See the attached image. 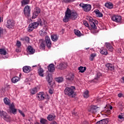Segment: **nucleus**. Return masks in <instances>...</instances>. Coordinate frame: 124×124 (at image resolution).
I'll use <instances>...</instances> for the list:
<instances>
[{"label":"nucleus","instance_id":"nucleus-2","mask_svg":"<svg viewBox=\"0 0 124 124\" xmlns=\"http://www.w3.org/2000/svg\"><path fill=\"white\" fill-rule=\"evenodd\" d=\"M45 22V21H44V20H42L39 18L36 22H33V23L30 24L29 26V31H32L34 29H37V27H38V26H41V27L44 26Z\"/></svg>","mask_w":124,"mask_h":124},{"label":"nucleus","instance_id":"nucleus-39","mask_svg":"<svg viewBox=\"0 0 124 124\" xmlns=\"http://www.w3.org/2000/svg\"><path fill=\"white\" fill-rule=\"evenodd\" d=\"M101 76H102L101 73L98 72L96 75V77L94 78V80H98V79H99V78H100Z\"/></svg>","mask_w":124,"mask_h":124},{"label":"nucleus","instance_id":"nucleus-31","mask_svg":"<svg viewBox=\"0 0 124 124\" xmlns=\"http://www.w3.org/2000/svg\"><path fill=\"white\" fill-rule=\"evenodd\" d=\"M100 53L102 55H108V51H107V49L106 48H103L101 51Z\"/></svg>","mask_w":124,"mask_h":124},{"label":"nucleus","instance_id":"nucleus-58","mask_svg":"<svg viewBox=\"0 0 124 124\" xmlns=\"http://www.w3.org/2000/svg\"><path fill=\"white\" fill-rule=\"evenodd\" d=\"M109 108L110 109V110H112V109H113V107L110 106Z\"/></svg>","mask_w":124,"mask_h":124},{"label":"nucleus","instance_id":"nucleus-21","mask_svg":"<svg viewBox=\"0 0 124 124\" xmlns=\"http://www.w3.org/2000/svg\"><path fill=\"white\" fill-rule=\"evenodd\" d=\"M31 70V68L29 66H25L23 68V72L29 73Z\"/></svg>","mask_w":124,"mask_h":124},{"label":"nucleus","instance_id":"nucleus-5","mask_svg":"<svg viewBox=\"0 0 124 124\" xmlns=\"http://www.w3.org/2000/svg\"><path fill=\"white\" fill-rule=\"evenodd\" d=\"M88 20L89 21V24L91 27V32L92 33H97V32H98V31H97L96 30V25H95V24L94 23V22L95 21L93 20V17H88Z\"/></svg>","mask_w":124,"mask_h":124},{"label":"nucleus","instance_id":"nucleus-1","mask_svg":"<svg viewBox=\"0 0 124 124\" xmlns=\"http://www.w3.org/2000/svg\"><path fill=\"white\" fill-rule=\"evenodd\" d=\"M70 17H71L72 20H76L77 19V17H78V14L75 12H72L68 8L65 12V16L63 19V22L65 23L68 22Z\"/></svg>","mask_w":124,"mask_h":124},{"label":"nucleus","instance_id":"nucleus-43","mask_svg":"<svg viewBox=\"0 0 124 124\" xmlns=\"http://www.w3.org/2000/svg\"><path fill=\"white\" fill-rule=\"evenodd\" d=\"M76 0H63L64 2L65 3H69L70 2H73V1H75Z\"/></svg>","mask_w":124,"mask_h":124},{"label":"nucleus","instance_id":"nucleus-14","mask_svg":"<svg viewBox=\"0 0 124 124\" xmlns=\"http://www.w3.org/2000/svg\"><path fill=\"white\" fill-rule=\"evenodd\" d=\"M98 107L96 106H92L89 108L88 111L92 114H95L97 112Z\"/></svg>","mask_w":124,"mask_h":124},{"label":"nucleus","instance_id":"nucleus-13","mask_svg":"<svg viewBox=\"0 0 124 124\" xmlns=\"http://www.w3.org/2000/svg\"><path fill=\"white\" fill-rule=\"evenodd\" d=\"M41 10L39 8H36L35 10L32 13V19H35L37 16H38V14L40 13Z\"/></svg>","mask_w":124,"mask_h":124},{"label":"nucleus","instance_id":"nucleus-52","mask_svg":"<svg viewBox=\"0 0 124 124\" xmlns=\"http://www.w3.org/2000/svg\"><path fill=\"white\" fill-rule=\"evenodd\" d=\"M96 124H102V122L101 121V120H100L96 122Z\"/></svg>","mask_w":124,"mask_h":124},{"label":"nucleus","instance_id":"nucleus-57","mask_svg":"<svg viewBox=\"0 0 124 124\" xmlns=\"http://www.w3.org/2000/svg\"><path fill=\"white\" fill-rule=\"evenodd\" d=\"M20 39H21V40H22V41H25V37L24 38H22Z\"/></svg>","mask_w":124,"mask_h":124},{"label":"nucleus","instance_id":"nucleus-25","mask_svg":"<svg viewBox=\"0 0 124 124\" xmlns=\"http://www.w3.org/2000/svg\"><path fill=\"white\" fill-rule=\"evenodd\" d=\"M94 12L95 13L96 15H97V17H103V14L100 13L98 9L95 10Z\"/></svg>","mask_w":124,"mask_h":124},{"label":"nucleus","instance_id":"nucleus-51","mask_svg":"<svg viewBox=\"0 0 124 124\" xmlns=\"http://www.w3.org/2000/svg\"><path fill=\"white\" fill-rule=\"evenodd\" d=\"M2 36V29L0 27V37Z\"/></svg>","mask_w":124,"mask_h":124},{"label":"nucleus","instance_id":"nucleus-15","mask_svg":"<svg viewBox=\"0 0 124 124\" xmlns=\"http://www.w3.org/2000/svg\"><path fill=\"white\" fill-rule=\"evenodd\" d=\"M21 46H22V44L20 41H17L16 44V52L19 53L21 52Z\"/></svg>","mask_w":124,"mask_h":124},{"label":"nucleus","instance_id":"nucleus-55","mask_svg":"<svg viewBox=\"0 0 124 124\" xmlns=\"http://www.w3.org/2000/svg\"><path fill=\"white\" fill-rule=\"evenodd\" d=\"M82 124H89V123L87 121H84L83 122Z\"/></svg>","mask_w":124,"mask_h":124},{"label":"nucleus","instance_id":"nucleus-28","mask_svg":"<svg viewBox=\"0 0 124 124\" xmlns=\"http://www.w3.org/2000/svg\"><path fill=\"white\" fill-rule=\"evenodd\" d=\"M51 39L52 41H57L59 39V36L57 34L51 35Z\"/></svg>","mask_w":124,"mask_h":124},{"label":"nucleus","instance_id":"nucleus-27","mask_svg":"<svg viewBox=\"0 0 124 124\" xmlns=\"http://www.w3.org/2000/svg\"><path fill=\"white\" fill-rule=\"evenodd\" d=\"M44 72V70L42 68L40 67L39 69H38V74L39 76H41V77H43L44 76V75L43 74Z\"/></svg>","mask_w":124,"mask_h":124},{"label":"nucleus","instance_id":"nucleus-6","mask_svg":"<svg viewBox=\"0 0 124 124\" xmlns=\"http://www.w3.org/2000/svg\"><path fill=\"white\" fill-rule=\"evenodd\" d=\"M0 116L3 118L6 122H10V120H11L10 116L8 115L7 113L3 110H0Z\"/></svg>","mask_w":124,"mask_h":124},{"label":"nucleus","instance_id":"nucleus-53","mask_svg":"<svg viewBox=\"0 0 124 124\" xmlns=\"http://www.w3.org/2000/svg\"><path fill=\"white\" fill-rule=\"evenodd\" d=\"M123 95V94L122 93H119L118 94V97H121Z\"/></svg>","mask_w":124,"mask_h":124},{"label":"nucleus","instance_id":"nucleus-62","mask_svg":"<svg viewBox=\"0 0 124 124\" xmlns=\"http://www.w3.org/2000/svg\"><path fill=\"white\" fill-rule=\"evenodd\" d=\"M89 49H90L89 47H88V48H86V50H89Z\"/></svg>","mask_w":124,"mask_h":124},{"label":"nucleus","instance_id":"nucleus-38","mask_svg":"<svg viewBox=\"0 0 124 124\" xmlns=\"http://www.w3.org/2000/svg\"><path fill=\"white\" fill-rule=\"evenodd\" d=\"M96 57V54L95 53L91 54L90 57V60L91 62H93V59H94V57Z\"/></svg>","mask_w":124,"mask_h":124},{"label":"nucleus","instance_id":"nucleus-35","mask_svg":"<svg viewBox=\"0 0 124 124\" xmlns=\"http://www.w3.org/2000/svg\"><path fill=\"white\" fill-rule=\"evenodd\" d=\"M0 55H5L6 54H7V52H6V50H5L4 48H0Z\"/></svg>","mask_w":124,"mask_h":124},{"label":"nucleus","instance_id":"nucleus-36","mask_svg":"<svg viewBox=\"0 0 124 124\" xmlns=\"http://www.w3.org/2000/svg\"><path fill=\"white\" fill-rule=\"evenodd\" d=\"M40 123L42 124H48V121L44 118H41Z\"/></svg>","mask_w":124,"mask_h":124},{"label":"nucleus","instance_id":"nucleus-42","mask_svg":"<svg viewBox=\"0 0 124 124\" xmlns=\"http://www.w3.org/2000/svg\"><path fill=\"white\" fill-rule=\"evenodd\" d=\"M84 97L85 98H88L89 97V91H86L84 93Z\"/></svg>","mask_w":124,"mask_h":124},{"label":"nucleus","instance_id":"nucleus-48","mask_svg":"<svg viewBox=\"0 0 124 124\" xmlns=\"http://www.w3.org/2000/svg\"><path fill=\"white\" fill-rule=\"evenodd\" d=\"M72 114L74 116H75V117H76V118H77V119H78V113L73 112Z\"/></svg>","mask_w":124,"mask_h":124},{"label":"nucleus","instance_id":"nucleus-32","mask_svg":"<svg viewBox=\"0 0 124 124\" xmlns=\"http://www.w3.org/2000/svg\"><path fill=\"white\" fill-rule=\"evenodd\" d=\"M106 7H107V8H109V9H111V8H113V4L111 2L109 3H106L105 4Z\"/></svg>","mask_w":124,"mask_h":124},{"label":"nucleus","instance_id":"nucleus-29","mask_svg":"<svg viewBox=\"0 0 124 124\" xmlns=\"http://www.w3.org/2000/svg\"><path fill=\"white\" fill-rule=\"evenodd\" d=\"M30 3V0H23L21 1V5L24 6Z\"/></svg>","mask_w":124,"mask_h":124},{"label":"nucleus","instance_id":"nucleus-60","mask_svg":"<svg viewBox=\"0 0 124 124\" xmlns=\"http://www.w3.org/2000/svg\"><path fill=\"white\" fill-rule=\"evenodd\" d=\"M32 67H37V65H33V66H32Z\"/></svg>","mask_w":124,"mask_h":124},{"label":"nucleus","instance_id":"nucleus-33","mask_svg":"<svg viewBox=\"0 0 124 124\" xmlns=\"http://www.w3.org/2000/svg\"><path fill=\"white\" fill-rule=\"evenodd\" d=\"M74 32H75V34H76V35H77L78 37H80V36L82 35V33H81V32L79 31V30H74Z\"/></svg>","mask_w":124,"mask_h":124},{"label":"nucleus","instance_id":"nucleus-54","mask_svg":"<svg viewBox=\"0 0 124 124\" xmlns=\"http://www.w3.org/2000/svg\"><path fill=\"white\" fill-rule=\"evenodd\" d=\"M16 82H18V81H20V78L16 77Z\"/></svg>","mask_w":124,"mask_h":124},{"label":"nucleus","instance_id":"nucleus-17","mask_svg":"<svg viewBox=\"0 0 124 124\" xmlns=\"http://www.w3.org/2000/svg\"><path fill=\"white\" fill-rule=\"evenodd\" d=\"M37 97L38 100H44L45 98V95L43 92H40L39 94H37Z\"/></svg>","mask_w":124,"mask_h":124},{"label":"nucleus","instance_id":"nucleus-34","mask_svg":"<svg viewBox=\"0 0 124 124\" xmlns=\"http://www.w3.org/2000/svg\"><path fill=\"white\" fill-rule=\"evenodd\" d=\"M74 79V75L73 74H71L69 75V77L67 78V79L69 81H73Z\"/></svg>","mask_w":124,"mask_h":124},{"label":"nucleus","instance_id":"nucleus-63","mask_svg":"<svg viewBox=\"0 0 124 124\" xmlns=\"http://www.w3.org/2000/svg\"><path fill=\"white\" fill-rule=\"evenodd\" d=\"M35 124H39V123H36Z\"/></svg>","mask_w":124,"mask_h":124},{"label":"nucleus","instance_id":"nucleus-20","mask_svg":"<svg viewBox=\"0 0 124 124\" xmlns=\"http://www.w3.org/2000/svg\"><path fill=\"white\" fill-rule=\"evenodd\" d=\"M48 70L49 72H54L55 71V65L54 64H50L47 66Z\"/></svg>","mask_w":124,"mask_h":124},{"label":"nucleus","instance_id":"nucleus-50","mask_svg":"<svg viewBox=\"0 0 124 124\" xmlns=\"http://www.w3.org/2000/svg\"><path fill=\"white\" fill-rule=\"evenodd\" d=\"M49 93L50 94H53L54 91H53V90L49 89Z\"/></svg>","mask_w":124,"mask_h":124},{"label":"nucleus","instance_id":"nucleus-12","mask_svg":"<svg viewBox=\"0 0 124 124\" xmlns=\"http://www.w3.org/2000/svg\"><path fill=\"white\" fill-rule=\"evenodd\" d=\"M38 44L40 45V49H42V50H44V49H45V46H46L45 40L43 39L39 40Z\"/></svg>","mask_w":124,"mask_h":124},{"label":"nucleus","instance_id":"nucleus-41","mask_svg":"<svg viewBox=\"0 0 124 124\" xmlns=\"http://www.w3.org/2000/svg\"><path fill=\"white\" fill-rule=\"evenodd\" d=\"M101 121L102 122V124H107L108 123V119H105L102 120Z\"/></svg>","mask_w":124,"mask_h":124},{"label":"nucleus","instance_id":"nucleus-49","mask_svg":"<svg viewBox=\"0 0 124 124\" xmlns=\"http://www.w3.org/2000/svg\"><path fill=\"white\" fill-rule=\"evenodd\" d=\"M83 24H84V25H85V26H86V27H89V23H88V22L87 21H84Z\"/></svg>","mask_w":124,"mask_h":124},{"label":"nucleus","instance_id":"nucleus-44","mask_svg":"<svg viewBox=\"0 0 124 124\" xmlns=\"http://www.w3.org/2000/svg\"><path fill=\"white\" fill-rule=\"evenodd\" d=\"M118 118L120 119V120H122V121L124 120V116L123 115V114H121V115H119L118 116Z\"/></svg>","mask_w":124,"mask_h":124},{"label":"nucleus","instance_id":"nucleus-4","mask_svg":"<svg viewBox=\"0 0 124 124\" xmlns=\"http://www.w3.org/2000/svg\"><path fill=\"white\" fill-rule=\"evenodd\" d=\"M4 102L6 105H8L9 107V113L15 114L16 113V108H15V106L14 105L12 104L11 105L10 100H9L7 98H4ZM11 105V106H10Z\"/></svg>","mask_w":124,"mask_h":124},{"label":"nucleus","instance_id":"nucleus-64","mask_svg":"<svg viewBox=\"0 0 124 124\" xmlns=\"http://www.w3.org/2000/svg\"><path fill=\"white\" fill-rule=\"evenodd\" d=\"M86 1H89V0H86Z\"/></svg>","mask_w":124,"mask_h":124},{"label":"nucleus","instance_id":"nucleus-18","mask_svg":"<svg viewBox=\"0 0 124 124\" xmlns=\"http://www.w3.org/2000/svg\"><path fill=\"white\" fill-rule=\"evenodd\" d=\"M67 67V63H61L58 66V69L62 70V69H65Z\"/></svg>","mask_w":124,"mask_h":124},{"label":"nucleus","instance_id":"nucleus-3","mask_svg":"<svg viewBox=\"0 0 124 124\" xmlns=\"http://www.w3.org/2000/svg\"><path fill=\"white\" fill-rule=\"evenodd\" d=\"M76 90L75 87L74 86L67 87L64 90V93L65 95H68L70 97H75L76 96Z\"/></svg>","mask_w":124,"mask_h":124},{"label":"nucleus","instance_id":"nucleus-46","mask_svg":"<svg viewBox=\"0 0 124 124\" xmlns=\"http://www.w3.org/2000/svg\"><path fill=\"white\" fill-rule=\"evenodd\" d=\"M12 82L14 83V84H15L16 83V77H14L13 78L11 79Z\"/></svg>","mask_w":124,"mask_h":124},{"label":"nucleus","instance_id":"nucleus-22","mask_svg":"<svg viewBox=\"0 0 124 124\" xmlns=\"http://www.w3.org/2000/svg\"><path fill=\"white\" fill-rule=\"evenodd\" d=\"M106 47L107 48L108 50V51H110V52H113V50H114V48L111 44L109 43H106L105 44Z\"/></svg>","mask_w":124,"mask_h":124},{"label":"nucleus","instance_id":"nucleus-45","mask_svg":"<svg viewBox=\"0 0 124 124\" xmlns=\"http://www.w3.org/2000/svg\"><path fill=\"white\" fill-rule=\"evenodd\" d=\"M18 112L19 113H20L21 115L22 116V117H23V118H25V117H26V115L24 113H23V111H22V110L18 109Z\"/></svg>","mask_w":124,"mask_h":124},{"label":"nucleus","instance_id":"nucleus-10","mask_svg":"<svg viewBox=\"0 0 124 124\" xmlns=\"http://www.w3.org/2000/svg\"><path fill=\"white\" fill-rule=\"evenodd\" d=\"M45 42L47 47L50 49L51 46H52V42H51V39H50V37L49 36H46L45 37Z\"/></svg>","mask_w":124,"mask_h":124},{"label":"nucleus","instance_id":"nucleus-24","mask_svg":"<svg viewBox=\"0 0 124 124\" xmlns=\"http://www.w3.org/2000/svg\"><path fill=\"white\" fill-rule=\"evenodd\" d=\"M55 118L56 116L54 114H49L47 117V120H49L50 122H51V121H54Z\"/></svg>","mask_w":124,"mask_h":124},{"label":"nucleus","instance_id":"nucleus-26","mask_svg":"<svg viewBox=\"0 0 124 124\" xmlns=\"http://www.w3.org/2000/svg\"><path fill=\"white\" fill-rule=\"evenodd\" d=\"M47 30L48 27H47V26H45L43 28V31H41L40 32H41L42 34H45L46 35V34H47V32H46V31Z\"/></svg>","mask_w":124,"mask_h":124},{"label":"nucleus","instance_id":"nucleus-16","mask_svg":"<svg viewBox=\"0 0 124 124\" xmlns=\"http://www.w3.org/2000/svg\"><path fill=\"white\" fill-rule=\"evenodd\" d=\"M46 81H47L49 85L51 86V84L53 82V78H52V74H48L46 77Z\"/></svg>","mask_w":124,"mask_h":124},{"label":"nucleus","instance_id":"nucleus-30","mask_svg":"<svg viewBox=\"0 0 124 124\" xmlns=\"http://www.w3.org/2000/svg\"><path fill=\"white\" fill-rule=\"evenodd\" d=\"M86 69L87 68L86 67L80 66L78 67V70H79V72H81V73H84Z\"/></svg>","mask_w":124,"mask_h":124},{"label":"nucleus","instance_id":"nucleus-56","mask_svg":"<svg viewBox=\"0 0 124 124\" xmlns=\"http://www.w3.org/2000/svg\"><path fill=\"white\" fill-rule=\"evenodd\" d=\"M1 21H2V18H1V17L0 16V23H1Z\"/></svg>","mask_w":124,"mask_h":124},{"label":"nucleus","instance_id":"nucleus-11","mask_svg":"<svg viewBox=\"0 0 124 124\" xmlns=\"http://www.w3.org/2000/svg\"><path fill=\"white\" fill-rule=\"evenodd\" d=\"M15 23L13 20L9 19L7 22L6 27L8 29H13L14 28Z\"/></svg>","mask_w":124,"mask_h":124},{"label":"nucleus","instance_id":"nucleus-37","mask_svg":"<svg viewBox=\"0 0 124 124\" xmlns=\"http://www.w3.org/2000/svg\"><path fill=\"white\" fill-rule=\"evenodd\" d=\"M55 80L56 82H58V83H62V82L63 81V78L62 77L57 78H55Z\"/></svg>","mask_w":124,"mask_h":124},{"label":"nucleus","instance_id":"nucleus-23","mask_svg":"<svg viewBox=\"0 0 124 124\" xmlns=\"http://www.w3.org/2000/svg\"><path fill=\"white\" fill-rule=\"evenodd\" d=\"M28 50L29 53L31 54V55L32 54H34V53H35V50L33 49L32 46H28Z\"/></svg>","mask_w":124,"mask_h":124},{"label":"nucleus","instance_id":"nucleus-19","mask_svg":"<svg viewBox=\"0 0 124 124\" xmlns=\"http://www.w3.org/2000/svg\"><path fill=\"white\" fill-rule=\"evenodd\" d=\"M106 66L108 70H110V71H114V69H115V67H114V65L111 63H108L106 64Z\"/></svg>","mask_w":124,"mask_h":124},{"label":"nucleus","instance_id":"nucleus-47","mask_svg":"<svg viewBox=\"0 0 124 124\" xmlns=\"http://www.w3.org/2000/svg\"><path fill=\"white\" fill-rule=\"evenodd\" d=\"M24 41H26L27 43L30 42V38L29 37H24Z\"/></svg>","mask_w":124,"mask_h":124},{"label":"nucleus","instance_id":"nucleus-59","mask_svg":"<svg viewBox=\"0 0 124 124\" xmlns=\"http://www.w3.org/2000/svg\"><path fill=\"white\" fill-rule=\"evenodd\" d=\"M110 112H111V111H110V110H108V114H110Z\"/></svg>","mask_w":124,"mask_h":124},{"label":"nucleus","instance_id":"nucleus-40","mask_svg":"<svg viewBox=\"0 0 124 124\" xmlns=\"http://www.w3.org/2000/svg\"><path fill=\"white\" fill-rule=\"evenodd\" d=\"M37 93V89H36V87H35L31 91V94H34L35 93Z\"/></svg>","mask_w":124,"mask_h":124},{"label":"nucleus","instance_id":"nucleus-7","mask_svg":"<svg viewBox=\"0 0 124 124\" xmlns=\"http://www.w3.org/2000/svg\"><path fill=\"white\" fill-rule=\"evenodd\" d=\"M79 6L83 8L84 11H85L86 12L90 11L91 9H92V6L88 4H84L83 3H81L79 4Z\"/></svg>","mask_w":124,"mask_h":124},{"label":"nucleus","instance_id":"nucleus-9","mask_svg":"<svg viewBox=\"0 0 124 124\" xmlns=\"http://www.w3.org/2000/svg\"><path fill=\"white\" fill-rule=\"evenodd\" d=\"M111 20L116 23H120L122 21V16H112Z\"/></svg>","mask_w":124,"mask_h":124},{"label":"nucleus","instance_id":"nucleus-8","mask_svg":"<svg viewBox=\"0 0 124 124\" xmlns=\"http://www.w3.org/2000/svg\"><path fill=\"white\" fill-rule=\"evenodd\" d=\"M31 6L29 5L26 6L24 8V14L26 17H30L31 16Z\"/></svg>","mask_w":124,"mask_h":124},{"label":"nucleus","instance_id":"nucleus-61","mask_svg":"<svg viewBox=\"0 0 124 124\" xmlns=\"http://www.w3.org/2000/svg\"><path fill=\"white\" fill-rule=\"evenodd\" d=\"M122 106H123V105H121L120 106V108H122L123 107H122Z\"/></svg>","mask_w":124,"mask_h":124}]
</instances>
